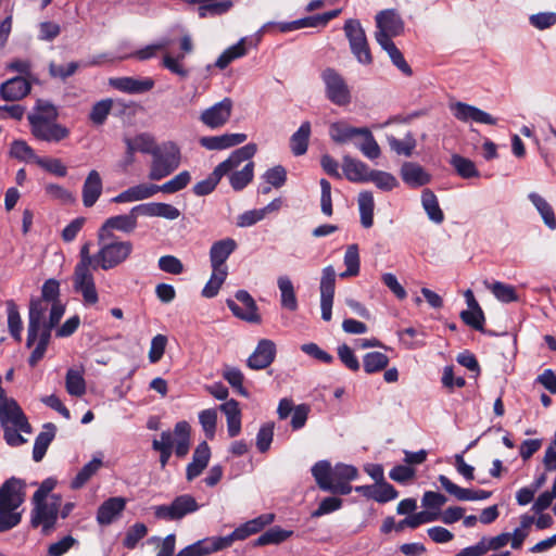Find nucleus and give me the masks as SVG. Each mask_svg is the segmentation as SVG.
<instances>
[{"label":"nucleus","mask_w":556,"mask_h":556,"mask_svg":"<svg viewBox=\"0 0 556 556\" xmlns=\"http://www.w3.org/2000/svg\"><path fill=\"white\" fill-rule=\"evenodd\" d=\"M235 298L236 301L228 299L226 304L236 317L248 323L257 324L261 321L257 305L248 291L239 290L236 292Z\"/></svg>","instance_id":"ddd939ff"},{"label":"nucleus","mask_w":556,"mask_h":556,"mask_svg":"<svg viewBox=\"0 0 556 556\" xmlns=\"http://www.w3.org/2000/svg\"><path fill=\"white\" fill-rule=\"evenodd\" d=\"M486 288L492 291L494 296L505 303L517 301L516 290L513 286L496 281L490 283L488 281L484 282Z\"/></svg>","instance_id":"052dcab7"},{"label":"nucleus","mask_w":556,"mask_h":556,"mask_svg":"<svg viewBox=\"0 0 556 556\" xmlns=\"http://www.w3.org/2000/svg\"><path fill=\"white\" fill-rule=\"evenodd\" d=\"M7 309L9 331L15 340L21 341L23 325L17 306L13 301H9L7 303Z\"/></svg>","instance_id":"bf43d9fd"},{"label":"nucleus","mask_w":556,"mask_h":556,"mask_svg":"<svg viewBox=\"0 0 556 556\" xmlns=\"http://www.w3.org/2000/svg\"><path fill=\"white\" fill-rule=\"evenodd\" d=\"M157 185L141 182L127 188L112 199L114 203H131L143 201L154 197L157 193Z\"/></svg>","instance_id":"5701e85b"},{"label":"nucleus","mask_w":556,"mask_h":556,"mask_svg":"<svg viewBox=\"0 0 556 556\" xmlns=\"http://www.w3.org/2000/svg\"><path fill=\"white\" fill-rule=\"evenodd\" d=\"M276 344L269 339L258 341L254 352L248 358V366L254 370L265 369L273 364L276 357Z\"/></svg>","instance_id":"aec40b11"},{"label":"nucleus","mask_w":556,"mask_h":556,"mask_svg":"<svg viewBox=\"0 0 556 556\" xmlns=\"http://www.w3.org/2000/svg\"><path fill=\"white\" fill-rule=\"evenodd\" d=\"M390 148L399 155L410 156L416 147V140L408 134L403 140L395 137H388Z\"/></svg>","instance_id":"69168bd1"},{"label":"nucleus","mask_w":556,"mask_h":556,"mask_svg":"<svg viewBox=\"0 0 556 556\" xmlns=\"http://www.w3.org/2000/svg\"><path fill=\"white\" fill-rule=\"evenodd\" d=\"M358 471L352 465L337 464L333 468L330 466V472L327 473L328 481H352L357 478Z\"/></svg>","instance_id":"5fc2aeb1"},{"label":"nucleus","mask_w":556,"mask_h":556,"mask_svg":"<svg viewBox=\"0 0 556 556\" xmlns=\"http://www.w3.org/2000/svg\"><path fill=\"white\" fill-rule=\"evenodd\" d=\"M355 491L365 497L371 498L378 503H387L395 500L399 496V493L394 486L388 483L386 480L371 485L356 486Z\"/></svg>","instance_id":"b1692460"},{"label":"nucleus","mask_w":556,"mask_h":556,"mask_svg":"<svg viewBox=\"0 0 556 556\" xmlns=\"http://www.w3.org/2000/svg\"><path fill=\"white\" fill-rule=\"evenodd\" d=\"M199 422L207 439L215 437L217 425V410L214 408L203 409L199 413Z\"/></svg>","instance_id":"e2e57ef3"},{"label":"nucleus","mask_w":556,"mask_h":556,"mask_svg":"<svg viewBox=\"0 0 556 556\" xmlns=\"http://www.w3.org/2000/svg\"><path fill=\"white\" fill-rule=\"evenodd\" d=\"M65 389L72 396L79 397L86 393L87 388L83 369L70 368L66 371Z\"/></svg>","instance_id":"79ce46f5"},{"label":"nucleus","mask_w":556,"mask_h":556,"mask_svg":"<svg viewBox=\"0 0 556 556\" xmlns=\"http://www.w3.org/2000/svg\"><path fill=\"white\" fill-rule=\"evenodd\" d=\"M381 48L389 54L392 63L406 76L412 75V68L405 61L402 52L396 48L392 40L378 42Z\"/></svg>","instance_id":"09e8293b"},{"label":"nucleus","mask_w":556,"mask_h":556,"mask_svg":"<svg viewBox=\"0 0 556 556\" xmlns=\"http://www.w3.org/2000/svg\"><path fill=\"white\" fill-rule=\"evenodd\" d=\"M311 137V123L303 122L299 129L290 138V149L295 156L306 153Z\"/></svg>","instance_id":"58836bf2"},{"label":"nucleus","mask_w":556,"mask_h":556,"mask_svg":"<svg viewBox=\"0 0 556 556\" xmlns=\"http://www.w3.org/2000/svg\"><path fill=\"white\" fill-rule=\"evenodd\" d=\"M375 38L377 42L392 40L404 31V22L394 9L382 10L377 13Z\"/></svg>","instance_id":"9b49d317"},{"label":"nucleus","mask_w":556,"mask_h":556,"mask_svg":"<svg viewBox=\"0 0 556 556\" xmlns=\"http://www.w3.org/2000/svg\"><path fill=\"white\" fill-rule=\"evenodd\" d=\"M98 251L96 253L97 269L110 270L125 263L134 251L129 240L97 233Z\"/></svg>","instance_id":"39448f33"},{"label":"nucleus","mask_w":556,"mask_h":556,"mask_svg":"<svg viewBox=\"0 0 556 556\" xmlns=\"http://www.w3.org/2000/svg\"><path fill=\"white\" fill-rule=\"evenodd\" d=\"M421 204L430 220L441 224L444 220V214L440 208L437 195L430 189H425L421 193Z\"/></svg>","instance_id":"c03bdc74"},{"label":"nucleus","mask_w":556,"mask_h":556,"mask_svg":"<svg viewBox=\"0 0 556 556\" xmlns=\"http://www.w3.org/2000/svg\"><path fill=\"white\" fill-rule=\"evenodd\" d=\"M199 508L200 505L192 495L182 494L176 496L169 504L154 506L153 511L156 519L175 521L195 513Z\"/></svg>","instance_id":"9d476101"},{"label":"nucleus","mask_w":556,"mask_h":556,"mask_svg":"<svg viewBox=\"0 0 556 556\" xmlns=\"http://www.w3.org/2000/svg\"><path fill=\"white\" fill-rule=\"evenodd\" d=\"M450 163L462 178L469 179L480 176L475 163L469 159L453 154Z\"/></svg>","instance_id":"8fccbe9b"},{"label":"nucleus","mask_w":556,"mask_h":556,"mask_svg":"<svg viewBox=\"0 0 556 556\" xmlns=\"http://www.w3.org/2000/svg\"><path fill=\"white\" fill-rule=\"evenodd\" d=\"M10 155L24 162L37 163V160L39 159L33 148L24 140H14L11 143Z\"/></svg>","instance_id":"13d9d810"},{"label":"nucleus","mask_w":556,"mask_h":556,"mask_svg":"<svg viewBox=\"0 0 556 556\" xmlns=\"http://www.w3.org/2000/svg\"><path fill=\"white\" fill-rule=\"evenodd\" d=\"M56 118L55 106L49 101L38 100L34 112L28 115L33 136L48 142H59L65 139L70 131L66 127L58 124Z\"/></svg>","instance_id":"f03ea898"},{"label":"nucleus","mask_w":556,"mask_h":556,"mask_svg":"<svg viewBox=\"0 0 556 556\" xmlns=\"http://www.w3.org/2000/svg\"><path fill=\"white\" fill-rule=\"evenodd\" d=\"M344 265L346 270L340 274L341 278L354 277L359 273V254L358 247L351 244L348 247L344 254Z\"/></svg>","instance_id":"864d4df0"},{"label":"nucleus","mask_w":556,"mask_h":556,"mask_svg":"<svg viewBox=\"0 0 556 556\" xmlns=\"http://www.w3.org/2000/svg\"><path fill=\"white\" fill-rule=\"evenodd\" d=\"M277 286L280 291L281 306L294 312L298 308V300L291 279L288 276H279Z\"/></svg>","instance_id":"ea45409f"},{"label":"nucleus","mask_w":556,"mask_h":556,"mask_svg":"<svg viewBox=\"0 0 556 556\" xmlns=\"http://www.w3.org/2000/svg\"><path fill=\"white\" fill-rule=\"evenodd\" d=\"M329 472L330 463L327 460H320L316 463L312 468V475L321 490L338 493L341 495L350 494L352 491V486L349 483L350 481H328L326 479V476Z\"/></svg>","instance_id":"f3484780"},{"label":"nucleus","mask_w":556,"mask_h":556,"mask_svg":"<svg viewBox=\"0 0 556 556\" xmlns=\"http://www.w3.org/2000/svg\"><path fill=\"white\" fill-rule=\"evenodd\" d=\"M361 130L362 127H353L346 122L340 121L330 125L329 136L334 142L343 144L350 141H355L358 138Z\"/></svg>","instance_id":"f704fd0d"},{"label":"nucleus","mask_w":556,"mask_h":556,"mask_svg":"<svg viewBox=\"0 0 556 556\" xmlns=\"http://www.w3.org/2000/svg\"><path fill=\"white\" fill-rule=\"evenodd\" d=\"M30 83L22 76L13 77L0 86V96L5 101H17L30 92Z\"/></svg>","instance_id":"c85d7f7f"},{"label":"nucleus","mask_w":556,"mask_h":556,"mask_svg":"<svg viewBox=\"0 0 556 556\" xmlns=\"http://www.w3.org/2000/svg\"><path fill=\"white\" fill-rule=\"evenodd\" d=\"M369 181L382 191H391L399 185L396 178L392 174L377 169H371L368 177V182Z\"/></svg>","instance_id":"4d7b16f0"},{"label":"nucleus","mask_w":556,"mask_h":556,"mask_svg":"<svg viewBox=\"0 0 556 556\" xmlns=\"http://www.w3.org/2000/svg\"><path fill=\"white\" fill-rule=\"evenodd\" d=\"M358 210L361 224L364 228H370L374 224L375 200L370 191H362L358 194Z\"/></svg>","instance_id":"a19ab883"},{"label":"nucleus","mask_w":556,"mask_h":556,"mask_svg":"<svg viewBox=\"0 0 556 556\" xmlns=\"http://www.w3.org/2000/svg\"><path fill=\"white\" fill-rule=\"evenodd\" d=\"M292 535V531L283 530L279 527H274L260 535L255 542L254 546H264L268 544H279L286 541L288 538Z\"/></svg>","instance_id":"603ef678"},{"label":"nucleus","mask_w":556,"mask_h":556,"mask_svg":"<svg viewBox=\"0 0 556 556\" xmlns=\"http://www.w3.org/2000/svg\"><path fill=\"white\" fill-rule=\"evenodd\" d=\"M181 52L177 56H173L169 53H165L162 60V65L167 68L170 73L186 78L189 75V71L184 66L181 61L186 54H189L193 50L192 39L189 35H186L180 40Z\"/></svg>","instance_id":"412c9836"},{"label":"nucleus","mask_w":556,"mask_h":556,"mask_svg":"<svg viewBox=\"0 0 556 556\" xmlns=\"http://www.w3.org/2000/svg\"><path fill=\"white\" fill-rule=\"evenodd\" d=\"M389 364V357L381 352H370L364 356L363 365L367 374L384 369Z\"/></svg>","instance_id":"680f3d73"},{"label":"nucleus","mask_w":556,"mask_h":556,"mask_svg":"<svg viewBox=\"0 0 556 556\" xmlns=\"http://www.w3.org/2000/svg\"><path fill=\"white\" fill-rule=\"evenodd\" d=\"M228 276V270L212 269L211 277L202 290V296L211 299L217 295Z\"/></svg>","instance_id":"3c124183"},{"label":"nucleus","mask_w":556,"mask_h":556,"mask_svg":"<svg viewBox=\"0 0 556 556\" xmlns=\"http://www.w3.org/2000/svg\"><path fill=\"white\" fill-rule=\"evenodd\" d=\"M175 453L178 457L188 454L190 447V425L187 421H179L174 428Z\"/></svg>","instance_id":"4c0bfd02"},{"label":"nucleus","mask_w":556,"mask_h":556,"mask_svg":"<svg viewBox=\"0 0 556 556\" xmlns=\"http://www.w3.org/2000/svg\"><path fill=\"white\" fill-rule=\"evenodd\" d=\"M247 38H241L236 45L226 49L219 58L216 60L215 65L224 70L226 68L233 60L239 59L247 54Z\"/></svg>","instance_id":"49530a36"},{"label":"nucleus","mask_w":556,"mask_h":556,"mask_svg":"<svg viewBox=\"0 0 556 556\" xmlns=\"http://www.w3.org/2000/svg\"><path fill=\"white\" fill-rule=\"evenodd\" d=\"M275 519L274 514H264L236 528L231 535L235 541H242L252 534L260 532L264 527L270 525Z\"/></svg>","instance_id":"473e14b6"},{"label":"nucleus","mask_w":556,"mask_h":556,"mask_svg":"<svg viewBox=\"0 0 556 556\" xmlns=\"http://www.w3.org/2000/svg\"><path fill=\"white\" fill-rule=\"evenodd\" d=\"M247 163L244 166L239 169L240 165L232 169L229 175V182L232 189L236 191H240L243 188H245L251 180L253 179L254 175V163L251 161V159L245 161Z\"/></svg>","instance_id":"e433bc0d"},{"label":"nucleus","mask_w":556,"mask_h":556,"mask_svg":"<svg viewBox=\"0 0 556 556\" xmlns=\"http://www.w3.org/2000/svg\"><path fill=\"white\" fill-rule=\"evenodd\" d=\"M92 243L85 242L79 250V261L74 268L73 288L83 295L85 304L93 305L99 296L96 289L93 270L96 267V253H90Z\"/></svg>","instance_id":"7ed1b4c3"},{"label":"nucleus","mask_w":556,"mask_h":556,"mask_svg":"<svg viewBox=\"0 0 556 556\" xmlns=\"http://www.w3.org/2000/svg\"><path fill=\"white\" fill-rule=\"evenodd\" d=\"M402 180L410 188H419L431 181V175L419 164L405 162L400 170Z\"/></svg>","instance_id":"cd10ccee"},{"label":"nucleus","mask_w":556,"mask_h":556,"mask_svg":"<svg viewBox=\"0 0 556 556\" xmlns=\"http://www.w3.org/2000/svg\"><path fill=\"white\" fill-rule=\"evenodd\" d=\"M245 134H224L220 136H211L200 138V144L207 150H224L247 140Z\"/></svg>","instance_id":"2f4dec72"},{"label":"nucleus","mask_w":556,"mask_h":556,"mask_svg":"<svg viewBox=\"0 0 556 556\" xmlns=\"http://www.w3.org/2000/svg\"><path fill=\"white\" fill-rule=\"evenodd\" d=\"M113 106V100L103 99L96 102L90 111L89 118L96 125H102L106 121Z\"/></svg>","instance_id":"0e129e2a"},{"label":"nucleus","mask_w":556,"mask_h":556,"mask_svg":"<svg viewBox=\"0 0 556 556\" xmlns=\"http://www.w3.org/2000/svg\"><path fill=\"white\" fill-rule=\"evenodd\" d=\"M336 288V270L329 265L323 269L320 278V309L321 318L325 321L331 320L332 317V304L334 298Z\"/></svg>","instance_id":"2eb2a0df"},{"label":"nucleus","mask_w":556,"mask_h":556,"mask_svg":"<svg viewBox=\"0 0 556 556\" xmlns=\"http://www.w3.org/2000/svg\"><path fill=\"white\" fill-rule=\"evenodd\" d=\"M79 544L78 540L72 535H65L61 540L51 543L48 546V556H63L71 548L77 546Z\"/></svg>","instance_id":"338daca9"},{"label":"nucleus","mask_w":556,"mask_h":556,"mask_svg":"<svg viewBox=\"0 0 556 556\" xmlns=\"http://www.w3.org/2000/svg\"><path fill=\"white\" fill-rule=\"evenodd\" d=\"M441 486L459 501H482L491 496V492L484 490L464 489L452 482L446 476L439 477Z\"/></svg>","instance_id":"bb28decb"},{"label":"nucleus","mask_w":556,"mask_h":556,"mask_svg":"<svg viewBox=\"0 0 556 556\" xmlns=\"http://www.w3.org/2000/svg\"><path fill=\"white\" fill-rule=\"evenodd\" d=\"M61 496L52 494L50 500L33 501L31 526L41 528V533L49 535L54 531L61 506Z\"/></svg>","instance_id":"6e6552de"},{"label":"nucleus","mask_w":556,"mask_h":556,"mask_svg":"<svg viewBox=\"0 0 556 556\" xmlns=\"http://www.w3.org/2000/svg\"><path fill=\"white\" fill-rule=\"evenodd\" d=\"M103 191L102 178L98 170L88 173L81 189V200L86 207H91L99 200Z\"/></svg>","instance_id":"393cba45"},{"label":"nucleus","mask_w":556,"mask_h":556,"mask_svg":"<svg viewBox=\"0 0 556 556\" xmlns=\"http://www.w3.org/2000/svg\"><path fill=\"white\" fill-rule=\"evenodd\" d=\"M238 244L232 238H225L214 242L210 249V263L212 269L228 270L226 261L236 251Z\"/></svg>","instance_id":"4be33fe9"},{"label":"nucleus","mask_w":556,"mask_h":556,"mask_svg":"<svg viewBox=\"0 0 556 556\" xmlns=\"http://www.w3.org/2000/svg\"><path fill=\"white\" fill-rule=\"evenodd\" d=\"M54 435H55V427L52 424L46 425L45 430L41 431L35 440V444H34V448H33V458L35 462H40L43 458Z\"/></svg>","instance_id":"a18cd8bd"},{"label":"nucleus","mask_w":556,"mask_h":556,"mask_svg":"<svg viewBox=\"0 0 556 556\" xmlns=\"http://www.w3.org/2000/svg\"><path fill=\"white\" fill-rule=\"evenodd\" d=\"M109 85L128 94L149 92L154 88L155 81L151 77H114L109 79Z\"/></svg>","instance_id":"6ab92c4d"},{"label":"nucleus","mask_w":556,"mask_h":556,"mask_svg":"<svg viewBox=\"0 0 556 556\" xmlns=\"http://www.w3.org/2000/svg\"><path fill=\"white\" fill-rule=\"evenodd\" d=\"M257 151L255 143H248L235 150L227 160L218 164L213 173L204 180L199 181L193 186V192L197 195H206L211 193L223 176L229 174L232 169L249 159H252Z\"/></svg>","instance_id":"423d86ee"},{"label":"nucleus","mask_w":556,"mask_h":556,"mask_svg":"<svg viewBox=\"0 0 556 556\" xmlns=\"http://www.w3.org/2000/svg\"><path fill=\"white\" fill-rule=\"evenodd\" d=\"M139 213L135 212V206L129 211L128 214H121L111 216L101 225L97 233L104 235L108 237H116L114 231H121L124 233L132 232L138 225Z\"/></svg>","instance_id":"dca6fc26"},{"label":"nucleus","mask_w":556,"mask_h":556,"mask_svg":"<svg viewBox=\"0 0 556 556\" xmlns=\"http://www.w3.org/2000/svg\"><path fill=\"white\" fill-rule=\"evenodd\" d=\"M124 142L126 144L128 164H131L134 162V154L136 152L152 155L159 147L157 144H155L153 137H151L148 134H140L135 136L134 138H125Z\"/></svg>","instance_id":"c756f323"},{"label":"nucleus","mask_w":556,"mask_h":556,"mask_svg":"<svg viewBox=\"0 0 556 556\" xmlns=\"http://www.w3.org/2000/svg\"><path fill=\"white\" fill-rule=\"evenodd\" d=\"M148 533V528L144 523L137 522L131 526L125 535L124 546L128 549H132L136 547L137 543L143 539Z\"/></svg>","instance_id":"774afa93"},{"label":"nucleus","mask_w":556,"mask_h":556,"mask_svg":"<svg viewBox=\"0 0 556 556\" xmlns=\"http://www.w3.org/2000/svg\"><path fill=\"white\" fill-rule=\"evenodd\" d=\"M191 181V175L188 170H182L170 180L159 186L157 191L163 193H175L185 189Z\"/></svg>","instance_id":"6e6d98bb"},{"label":"nucleus","mask_w":556,"mask_h":556,"mask_svg":"<svg viewBox=\"0 0 556 556\" xmlns=\"http://www.w3.org/2000/svg\"><path fill=\"white\" fill-rule=\"evenodd\" d=\"M450 110L454 117L463 123L476 122L479 124L495 125L496 118L477 106L455 102L450 104Z\"/></svg>","instance_id":"a211bd4d"},{"label":"nucleus","mask_w":556,"mask_h":556,"mask_svg":"<svg viewBox=\"0 0 556 556\" xmlns=\"http://www.w3.org/2000/svg\"><path fill=\"white\" fill-rule=\"evenodd\" d=\"M528 198L540 213L544 224L552 230L556 229V217L549 203L536 192L529 193Z\"/></svg>","instance_id":"37998d69"},{"label":"nucleus","mask_w":556,"mask_h":556,"mask_svg":"<svg viewBox=\"0 0 556 556\" xmlns=\"http://www.w3.org/2000/svg\"><path fill=\"white\" fill-rule=\"evenodd\" d=\"M25 501V483L16 478L7 480L0 486V532L16 527L22 519L17 508Z\"/></svg>","instance_id":"20e7f679"},{"label":"nucleus","mask_w":556,"mask_h":556,"mask_svg":"<svg viewBox=\"0 0 556 556\" xmlns=\"http://www.w3.org/2000/svg\"><path fill=\"white\" fill-rule=\"evenodd\" d=\"M342 169L346 179L352 182H368L371 172L367 164L348 155L343 157Z\"/></svg>","instance_id":"72a5a7b5"},{"label":"nucleus","mask_w":556,"mask_h":556,"mask_svg":"<svg viewBox=\"0 0 556 556\" xmlns=\"http://www.w3.org/2000/svg\"><path fill=\"white\" fill-rule=\"evenodd\" d=\"M63 304L48 306L46 301H30L26 346L31 348L36 342L28 363L31 367L42 359L51 339L52 329L64 315Z\"/></svg>","instance_id":"f257e3e1"},{"label":"nucleus","mask_w":556,"mask_h":556,"mask_svg":"<svg viewBox=\"0 0 556 556\" xmlns=\"http://www.w3.org/2000/svg\"><path fill=\"white\" fill-rule=\"evenodd\" d=\"M126 500L115 496L104 501L97 511V521L101 526L111 525L125 509Z\"/></svg>","instance_id":"7c9ffc66"},{"label":"nucleus","mask_w":556,"mask_h":556,"mask_svg":"<svg viewBox=\"0 0 556 556\" xmlns=\"http://www.w3.org/2000/svg\"><path fill=\"white\" fill-rule=\"evenodd\" d=\"M102 467V459L100 457H93L88 464H86L76 475L71 482L73 490L83 488L89 479L98 472Z\"/></svg>","instance_id":"de8ad7c7"},{"label":"nucleus","mask_w":556,"mask_h":556,"mask_svg":"<svg viewBox=\"0 0 556 556\" xmlns=\"http://www.w3.org/2000/svg\"><path fill=\"white\" fill-rule=\"evenodd\" d=\"M354 143L361 150V152L370 160L378 159L381 154L377 141L367 127H362L358 138L354 141Z\"/></svg>","instance_id":"c9c22d12"},{"label":"nucleus","mask_w":556,"mask_h":556,"mask_svg":"<svg viewBox=\"0 0 556 556\" xmlns=\"http://www.w3.org/2000/svg\"><path fill=\"white\" fill-rule=\"evenodd\" d=\"M328 99L337 105H346L351 101L350 89L343 77L333 68H326L321 74Z\"/></svg>","instance_id":"f8f14e48"},{"label":"nucleus","mask_w":556,"mask_h":556,"mask_svg":"<svg viewBox=\"0 0 556 556\" xmlns=\"http://www.w3.org/2000/svg\"><path fill=\"white\" fill-rule=\"evenodd\" d=\"M232 109V100L230 98H224L222 101L202 111L199 119L211 129L222 128L229 122Z\"/></svg>","instance_id":"4468645a"},{"label":"nucleus","mask_w":556,"mask_h":556,"mask_svg":"<svg viewBox=\"0 0 556 556\" xmlns=\"http://www.w3.org/2000/svg\"><path fill=\"white\" fill-rule=\"evenodd\" d=\"M343 30L349 40L350 49L356 60L364 65L372 63L369 45L365 30L358 20L350 18L345 21Z\"/></svg>","instance_id":"1a4fd4ad"},{"label":"nucleus","mask_w":556,"mask_h":556,"mask_svg":"<svg viewBox=\"0 0 556 556\" xmlns=\"http://www.w3.org/2000/svg\"><path fill=\"white\" fill-rule=\"evenodd\" d=\"M135 212H138L139 216L162 217L169 220L177 219L180 216V211L177 207L162 202H149L136 205Z\"/></svg>","instance_id":"a878e982"},{"label":"nucleus","mask_w":556,"mask_h":556,"mask_svg":"<svg viewBox=\"0 0 556 556\" xmlns=\"http://www.w3.org/2000/svg\"><path fill=\"white\" fill-rule=\"evenodd\" d=\"M180 162L181 153L178 146L172 141L163 142L152 154L149 179L159 181L169 176L179 167Z\"/></svg>","instance_id":"0eeeda50"}]
</instances>
